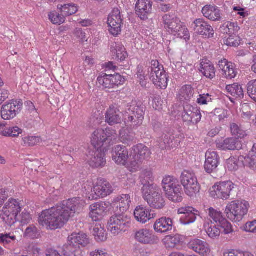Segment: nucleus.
Returning <instances> with one entry per match:
<instances>
[{
    "instance_id": "1",
    "label": "nucleus",
    "mask_w": 256,
    "mask_h": 256,
    "mask_svg": "<svg viewBox=\"0 0 256 256\" xmlns=\"http://www.w3.org/2000/svg\"><path fill=\"white\" fill-rule=\"evenodd\" d=\"M86 203L80 198H74L50 208L43 210L39 214L38 222L47 230L62 227L74 214L82 212Z\"/></svg>"
},
{
    "instance_id": "2",
    "label": "nucleus",
    "mask_w": 256,
    "mask_h": 256,
    "mask_svg": "<svg viewBox=\"0 0 256 256\" xmlns=\"http://www.w3.org/2000/svg\"><path fill=\"white\" fill-rule=\"evenodd\" d=\"M22 211L20 202L14 198H10L4 204L0 216L6 224L12 226L17 222L22 224H28L32 220V216L29 212L24 210L20 214V218L18 215Z\"/></svg>"
},
{
    "instance_id": "3",
    "label": "nucleus",
    "mask_w": 256,
    "mask_h": 256,
    "mask_svg": "<svg viewBox=\"0 0 256 256\" xmlns=\"http://www.w3.org/2000/svg\"><path fill=\"white\" fill-rule=\"evenodd\" d=\"M68 245L64 250V256H78V252L73 247L85 248L90 244V238L86 234L73 232L68 236ZM45 256H62L58 250L50 248L46 250Z\"/></svg>"
},
{
    "instance_id": "4",
    "label": "nucleus",
    "mask_w": 256,
    "mask_h": 256,
    "mask_svg": "<svg viewBox=\"0 0 256 256\" xmlns=\"http://www.w3.org/2000/svg\"><path fill=\"white\" fill-rule=\"evenodd\" d=\"M144 200L153 209H162L165 205L164 198L158 187L154 184H146L140 189Z\"/></svg>"
},
{
    "instance_id": "5",
    "label": "nucleus",
    "mask_w": 256,
    "mask_h": 256,
    "mask_svg": "<svg viewBox=\"0 0 256 256\" xmlns=\"http://www.w3.org/2000/svg\"><path fill=\"white\" fill-rule=\"evenodd\" d=\"M164 28L170 34L184 39L186 42L190 38V34L186 26L174 15L165 14L163 18Z\"/></svg>"
},
{
    "instance_id": "6",
    "label": "nucleus",
    "mask_w": 256,
    "mask_h": 256,
    "mask_svg": "<svg viewBox=\"0 0 256 256\" xmlns=\"http://www.w3.org/2000/svg\"><path fill=\"white\" fill-rule=\"evenodd\" d=\"M250 204L244 200H238L229 202L225 208L226 218L233 222H241L247 215Z\"/></svg>"
},
{
    "instance_id": "7",
    "label": "nucleus",
    "mask_w": 256,
    "mask_h": 256,
    "mask_svg": "<svg viewBox=\"0 0 256 256\" xmlns=\"http://www.w3.org/2000/svg\"><path fill=\"white\" fill-rule=\"evenodd\" d=\"M84 189L86 192V197L90 200L106 197L112 192L111 184L102 178L98 179L95 184L88 182Z\"/></svg>"
},
{
    "instance_id": "8",
    "label": "nucleus",
    "mask_w": 256,
    "mask_h": 256,
    "mask_svg": "<svg viewBox=\"0 0 256 256\" xmlns=\"http://www.w3.org/2000/svg\"><path fill=\"white\" fill-rule=\"evenodd\" d=\"M162 186L168 198L174 202H180L182 200V194L178 180L174 176H165L162 180Z\"/></svg>"
},
{
    "instance_id": "9",
    "label": "nucleus",
    "mask_w": 256,
    "mask_h": 256,
    "mask_svg": "<svg viewBox=\"0 0 256 256\" xmlns=\"http://www.w3.org/2000/svg\"><path fill=\"white\" fill-rule=\"evenodd\" d=\"M150 79L154 84L160 89H166L168 78L164 66L158 60H152L148 68Z\"/></svg>"
},
{
    "instance_id": "10",
    "label": "nucleus",
    "mask_w": 256,
    "mask_h": 256,
    "mask_svg": "<svg viewBox=\"0 0 256 256\" xmlns=\"http://www.w3.org/2000/svg\"><path fill=\"white\" fill-rule=\"evenodd\" d=\"M236 186L232 182L225 181L216 183L209 190L210 196L215 199L228 200L236 192Z\"/></svg>"
},
{
    "instance_id": "11",
    "label": "nucleus",
    "mask_w": 256,
    "mask_h": 256,
    "mask_svg": "<svg viewBox=\"0 0 256 256\" xmlns=\"http://www.w3.org/2000/svg\"><path fill=\"white\" fill-rule=\"evenodd\" d=\"M116 132L110 128L95 130L90 137V142L94 148L99 149L106 142H110L116 138Z\"/></svg>"
},
{
    "instance_id": "12",
    "label": "nucleus",
    "mask_w": 256,
    "mask_h": 256,
    "mask_svg": "<svg viewBox=\"0 0 256 256\" xmlns=\"http://www.w3.org/2000/svg\"><path fill=\"white\" fill-rule=\"evenodd\" d=\"M180 182L184 192L190 196H194L199 192L200 186L194 172L184 170L181 174Z\"/></svg>"
},
{
    "instance_id": "13",
    "label": "nucleus",
    "mask_w": 256,
    "mask_h": 256,
    "mask_svg": "<svg viewBox=\"0 0 256 256\" xmlns=\"http://www.w3.org/2000/svg\"><path fill=\"white\" fill-rule=\"evenodd\" d=\"M107 24L108 30L110 34L117 37L121 34L123 24V18L120 10L114 8L108 16Z\"/></svg>"
},
{
    "instance_id": "14",
    "label": "nucleus",
    "mask_w": 256,
    "mask_h": 256,
    "mask_svg": "<svg viewBox=\"0 0 256 256\" xmlns=\"http://www.w3.org/2000/svg\"><path fill=\"white\" fill-rule=\"evenodd\" d=\"M98 84L104 89L116 88L123 85L126 82L124 76L119 74H104L97 78Z\"/></svg>"
},
{
    "instance_id": "15",
    "label": "nucleus",
    "mask_w": 256,
    "mask_h": 256,
    "mask_svg": "<svg viewBox=\"0 0 256 256\" xmlns=\"http://www.w3.org/2000/svg\"><path fill=\"white\" fill-rule=\"evenodd\" d=\"M178 214L180 215V222L183 225L194 224L200 213L199 210L192 206H184L178 209Z\"/></svg>"
},
{
    "instance_id": "16",
    "label": "nucleus",
    "mask_w": 256,
    "mask_h": 256,
    "mask_svg": "<svg viewBox=\"0 0 256 256\" xmlns=\"http://www.w3.org/2000/svg\"><path fill=\"white\" fill-rule=\"evenodd\" d=\"M23 106L22 102L12 100L6 103L1 108L0 114L4 120L14 118L21 111Z\"/></svg>"
},
{
    "instance_id": "17",
    "label": "nucleus",
    "mask_w": 256,
    "mask_h": 256,
    "mask_svg": "<svg viewBox=\"0 0 256 256\" xmlns=\"http://www.w3.org/2000/svg\"><path fill=\"white\" fill-rule=\"evenodd\" d=\"M130 223L122 215H114L112 216L108 223V229L112 234L117 235L125 232L130 226Z\"/></svg>"
},
{
    "instance_id": "18",
    "label": "nucleus",
    "mask_w": 256,
    "mask_h": 256,
    "mask_svg": "<svg viewBox=\"0 0 256 256\" xmlns=\"http://www.w3.org/2000/svg\"><path fill=\"white\" fill-rule=\"evenodd\" d=\"M134 240L141 244L154 245L158 244L159 238L148 228H142L134 232Z\"/></svg>"
},
{
    "instance_id": "19",
    "label": "nucleus",
    "mask_w": 256,
    "mask_h": 256,
    "mask_svg": "<svg viewBox=\"0 0 256 256\" xmlns=\"http://www.w3.org/2000/svg\"><path fill=\"white\" fill-rule=\"evenodd\" d=\"M109 204L104 202H94L89 207L88 216L94 222L102 220L108 210Z\"/></svg>"
},
{
    "instance_id": "20",
    "label": "nucleus",
    "mask_w": 256,
    "mask_h": 256,
    "mask_svg": "<svg viewBox=\"0 0 256 256\" xmlns=\"http://www.w3.org/2000/svg\"><path fill=\"white\" fill-rule=\"evenodd\" d=\"M144 108L142 105L134 104L130 106L127 113L128 115H134L136 118L134 120L132 116H128V119H126L128 122L130 123L132 126L138 127L142 124L144 115Z\"/></svg>"
},
{
    "instance_id": "21",
    "label": "nucleus",
    "mask_w": 256,
    "mask_h": 256,
    "mask_svg": "<svg viewBox=\"0 0 256 256\" xmlns=\"http://www.w3.org/2000/svg\"><path fill=\"white\" fill-rule=\"evenodd\" d=\"M194 30L195 32L200 36L206 38H213L214 32L213 28L208 22L202 18H196L192 24Z\"/></svg>"
},
{
    "instance_id": "22",
    "label": "nucleus",
    "mask_w": 256,
    "mask_h": 256,
    "mask_svg": "<svg viewBox=\"0 0 256 256\" xmlns=\"http://www.w3.org/2000/svg\"><path fill=\"white\" fill-rule=\"evenodd\" d=\"M134 216L136 222L142 224H145L156 218V214L150 208L140 205L136 207Z\"/></svg>"
},
{
    "instance_id": "23",
    "label": "nucleus",
    "mask_w": 256,
    "mask_h": 256,
    "mask_svg": "<svg viewBox=\"0 0 256 256\" xmlns=\"http://www.w3.org/2000/svg\"><path fill=\"white\" fill-rule=\"evenodd\" d=\"M87 157L88 162L92 168H102L106 164V154L100 148L90 150Z\"/></svg>"
},
{
    "instance_id": "24",
    "label": "nucleus",
    "mask_w": 256,
    "mask_h": 256,
    "mask_svg": "<svg viewBox=\"0 0 256 256\" xmlns=\"http://www.w3.org/2000/svg\"><path fill=\"white\" fill-rule=\"evenodd\" d=\"M188 248L201 256H210L212 250L208 242L198 238H194L190 240Z\"/></svg>"
},
{
    "instance_id": "25",
    "label": "nucleus",
    "mask_w": 256,
    "mask_h": 256,
    "mask_svg": "<svg viewBox=\"0 0 256 256\" xmlns=\"http://www.w3.org/2000/svg\"><path fill=\"white\" fill-rule=\"evenodd\" d=\"M201 118L200 112L197 107L190 104L184 106V110L182 114L184 122L188 124H196L200 121Z\"/></svg>"
},
{
    "instance_id": "26",
    "label": "nucleus",
    "mask_w": 256,
    "mask_h": 256,
    "mask_svg": "<svg viewBox=\"0 0 256 256\" xmlns=\"http://www.w3.org/2000/svg\"><path fill=\"white\" fill-rule=\"evenodd\" d=\"M112 158L115 163L119 166H124L129 158V152L128 148L123 145H117L112 150Z\"/></svg>"
},
{
    "instance_id": "27",
    "label": "nucleus",
    "mask_w": 256,
    "mask_h": 256,
    "mask_svg": "<svg viewBox=\"0 0 256 256\" xmlns=\"http://www.w3.org/2000/svg\"><path fill=\"white\" fill-rule=\"evenodd\" d=\"M204 168L208 174H212L216 171L220 164V156L214 151L208 150L205 154Z\"/></svg>"
},
{
    "instance_id": "28",
    "label": "nucleus",
    "mask_w": 256,
    "mask_h": 256,
    "mask_svg": "<svg viewBox=\"0 0 256 256\" xmlns=\"http://www.w3.org/2000/svg\"><path fill=\"white\" fill-rule=\"evenodd\" d=\"M202 12L206 18L211 21L218 22L222 19V11L215 5H206L202 8Z\"/></svg>"
},
{
    "instance_id": "29",
    "label": "nucleus",
    "mask_w": 256,
    "mask_h": 256,
    "mask_svg": "<svg viewBox=\"0 0 256 256\" xmlns=\"http://www.w3.org/2000/svg\"><path fill=\"white\" fill-rule=\"evenodd\" d=\"M122 118L120 112L117 107L114 105L110 106L105 114V122L110 126L120 124Z\"/></svg>"
},
{
    "instance_id": "30",
    "label": "nucleus",
    "mask_w": 256,
    "mask_h": 256,
    "mask_svg": "<svg viewBox=\"0 0 256 256\" xmlns=\"http://www.w3.org/2000/svg\"><path fill=\"white\" fill-rule=\"evenodd\" d=\"M110 54L112 59L122 62L128 57V54L124 46L120 42H113L110 46Z\"/></svg>"
},
{
    "instance_id": "31",
    "label": "nucleus",
    "mask_w": 256,
    "mask_h": 256,
    "mask_svg": "<svg viewBox=\"0 0 256 256\" xmlns=\"http://www.w3.org/2000/svg\"><path fill=\"white\" fill-rule=\"evenodd\" d=\"M218 68L222 72V74L228 79L234 78L237 74V70L234 64L228 62L226 58L219 60Z\"/></svg>"
},
{
    "instance_id": "32",
    "label": "nucleus",
    "mask_w": 256,
    "mask_h": 256,
    "mask_svg": "<svg viewBox=\"0 0 256 256\" xmlns=\"http://www.w3.org/2000/svg\"><path fill=\"white\" fill-rule=\"evenodd\" d=\"M151 154V151L148 147L139 144L132 147L130 156H134L144 162L150 158Z\"/></svg>"
},
{
    "instance_id": "33",
    "label": "nucleus",
    "mask_w": 256,
    "mask_h": 256,
    "mask_svg": "<svg viewBox=\"0 0 256 256\" xmlns=\"http://www.w3.org/2000/svg\"><path fill=\"white\" fill-rule=\"evenodd\" d=\"M172 225L173 222L170 218L164 216L156 220L154 229L157 233L163 234L171 230Z\"/></svg>"
},
{
    "instance_id": "34",
    "label": "nucleus",
    "mask_w": 256,
    "mask_h": 256,
    "mask_svg": "<svg viewBox=\"0 0 256 256\" xmlns=\"http://www.w3.org/2000/svg\"><path fill=\"white\" fill-rule=\"evenodd\" d=\"M132 200L128 194H122L117 196L114 200L117 208L122 213H124L130 209Z\"/></svg>"
},
{
    "instance_id": "35",
    "label": "nucleus",
    "mask_w": 256,
    "mask_h": 256,
    "mask_svg": "<svg viewBox=\"0 0 256 256\" xmlns=\"http://www.w3.org/2000/svg\"><path fill=\"white\" fill-rule=\"evenodd\" d=\"M217 147L222 150H234L240 148L242 145L236 140L232 138H226L222 142H217Z\"/></svg>"
},
{
    "instance_id": "36",
    "label": "nucleus",
    "mask_w": 256,
    "mask_h": 256,
    "mask_svg": "<svg viewBox=\"0 0 256 256\" xmlns=\"http://www.w3.org/2000/svg\"><path fill=\"white\" fill-rule=\"evenodd\" d=\"M200 70L207 78L212 79L216 76V70L212 63L207 60H202L200 64Z\"/></svg>"
},
{
    "instance_id": "37",
    "label": "nucleus",
    "mask_w": 256,
    "mask_h": 256,
    "mask_svg": "<svg viewBox=\"0 0 256 256\" xmlns=\"http://www.w3.org/2000/svg\"><path fill=\"white\" fill-rule=\"evenodd\" d=\"M78 6L73 2L60 4L57 6V9L63 14L65 18L76 14L78 10Z\"/></svg>"
},
{
    "instance_id": "38",
    "label": "nucleus",
    "mask_w": 256,
    "mask_h": 256,
    "mask_svg": "<svg viewBox=\"0 0 256 256\" xmlns=\"http://www.w3.org/2000/svg\"><path fill=\"white\" fill-rule=\"evenodd\" d=\"M152 7V2L150 0H138L136 5V12L141 18L146 14H149Z\"/></svg>"
},
{
    "instance_id": "39",
    "label": "nucleus",
    "mask_w": 256,
    "mask_h": 256,
    "mask_svg": "<svg viewBox=\"0 0 256 256\" xmlns=\"http://www.w3.org/2000/svg\"><path fill=\"white\" fill-rule=\"evenodd\" d=\"M244 156H232L226 160V167L230 171H236L240 167L244 166Z\"/></svg>"
},
{
    "instance_id": "40",
    "label": "nucleus",
    "mask_w": 256,
    "mask_h": 256,
    "mask_svg": "<svg viewBox=\"0 0 256 256\" xmlns=\"http://www.w3.org/2000/svg\"><path fill=\"white\" fill-rule=\"evenodd\" d=\"M162 242L167 248H174L180 245L182 238L180 235H168L162 240Z\"/></svg>"
},
{
    "instance_id": "41",
    "label": "nucleus",
    "mask_w": 256,
    "mask_h": 256,
    "mask_svg": "<svg viewBox=\"0 0 256 256\" xmlns=\"http://www.w3.org/2000/svg\"><path fill=\"white\" fill-rule=\"evenodd\" d=\"M226 92L236 98H242L244 96V90L240 84H234L227 85L226 88Z\"/></svg>"
},
{
    "instance_id": "42",
    "label": "nucleus",
    "mask_w": 256,
    "mask_h": 256,
    "mask_svg": "<svg viewBox=\"0 0 256 256\" xmlns=\"http://www.w3.org/2000/svg\"><path fill=\"white\" fill-rule=\"evenodd\" d=\"M244 166L256 170V144H254L247 156L244 157Z\"/></svg>"
},
{
    "instance_id": "43",
    "label": "nucleus",
    "mask_w": 256,
    "mask_h": 256,
    "mask_svg": "<svg viewBox=\"0 0 256 256\" xmlns=\"http://www.w3.org/2000/svg\"><path fill=\"white\" fill-rule=\"evenodd\" d=\"M92 234L97 242H104L107 239V233L101 224H96L93 228Z\"/></svg>"
},
{
    "instance_id": "44",
    "label": "nucleus",
    "mask_w": 256,
    "mask_h": 256,
    "mask_svg": "<svg viewBox=\"0 0 256 256\" xmlns=\"http://www.w3.org/2000/svg\"><path fill=\"white\" fill-rule=\"evenodd\" d=\"M130 156L132 157V160L130 162H128V160L126 162V164L124 166L130 172H136L141 168L143 162L134 156Z\"/></svg>"
},
{
    "instance_id": "45",
    "label": "nucleus",
    "mask_w": 256,
    "mask_h": 256,
    "mask_svg": "<svg viewBox=\"0 0 256 256\" xmlns=\"http://www.w3.org/2000/svg\"><path fill=\"white\" fill-rule=\"evenodd\" d=\"M224 33L228 34L229 36L236 34L240 30L236 22H227L224 23L221 27Z\"/></svg>"
},
{
    "instance_id": "46",
    "label": "nucleus",
    "mask_w": 256,
    "mask_h": 256,
    "mask_svg": "<svg viewBox=\"0 0 256 256\" xmlns=\"http://www.w3.org/2000/svg\"><path fill=\"white\" fill-rule=\"evenodd\" d=\"M208 216L210 218L211 222L212 223L213 222V224H217V225L225 219L223 216L222 213L220 211L212 208H210L208 209Z\"/></svg>"
},
{
    "instance_id": "47",
    "label": "nucleus",
    "mask_w": 256,
    "mask_h": 256,
    "mask_svg": "<svg viewBox=\"0 0 256 256\" xmlns=\"http://www.w3.org/2000/svg\"><path fill=\"white\" fill-rule=\"evenodd\" d=\"M48 18L52 24L56 25H60L66 20L62 14H60L55 10L50 12L48 14Z\"/></svg>"
},
{
    "instance_id": "48",
    "label": "nucleus",
    "mask_w": 256,
    "mask_h": 256,
    "mask_svg": "<svg viewBox=\"0 0 256 256\" xmlns=\"http://www.w3.org/2000/svg\"><path fill=\"white\" fill-rule=\"evenodd\" d=\"M194 90L190 85L183 86L178 92L180 98L182 100H188L192 96Z\"/></svg>"
},
{
    "instance_id": "49",
    "label": "nucleus",
    "mask_w": 256,
    "mask_h": 256,
    "mask_svg": "<svg viewBox=\"0 0 256 256\" xmlns=\"http://www.w3.org/2000/svg\"><path fill=\"white\" fill-rule=\"evenodd\" d=\"M154 180V176L152 171L150 169L143 170L140 175V182L142 186L146 184H152L150 182Z\"/></svg>"
},
{
    "instance_id": "50",
    "label": "nucleus",
    "mask_w": 256,
    "mask_h": 256,
    "mask_svg": "<svg viewBox=\"0 0 256 256\" xmlns=\"http://www.w3.org/2000/svg\"><path fill=\"white\" fill-rule=\"evenodd\" d=\"M42 142L40 136H27L22 138V144L24 146H34Z\"/></svg>"
},
{
    "instance_id": "51",
    "label": "nucleus",
    "mask_w": 256,
    "mask_h": 256,
    "mask_svg": "<svg viewBox=\"0 0 256 256\" xmlns=\"http://www.w3.org/2000/svg\"><path fill=\"white\" fill-rule=\"evenodd\" d=\"M134 134L127 130H122L120 132V140L124 144H128L134 141Z\"/></svg>"
},
{
    "instance_id": "52",
    "label": "nucleus",
    "mask_w": 256,
    "mask_h": 256,
    "mask_svg": "<svg viewBox=\"0 0 256 256\" xmlns=\"http://www.w3.org/2000/svg\"><path fill=\"white\" fill-rule=\"evenodd\" d=\"M206 232L208 236L212 239L218 238L222 232L219 226L213 223L208 224V228L206 229Z\"/></svg>"
},
{
    "instance_id": "53",
    "label": "nucleus",
    "mask_w": 256,
    "mask_h": 256,
    "mask_svg": "<svg viewBox=\"0 0 256 256\" xmlns=\"http://www.w3.org/2000/svg\"><path fill=\"white\" fill-rule=\"evenodd\" d=\"M23 130L17 126L4 128L3 136L16 138L22 134Z\"/></svg>"
},
{
    "instance_id": "54",
    "label": "nucleus",
    "mask_w": 256,
    "mask_h": 256,
    "mask_svg": "<svg viewBox=\"0 0 256 256\" xmlns=\"http://www.w3.org/2000/svg\"><path fill=\"white\" fill-rule=\"evenodd\" d=\"M230 128L232 134L235 136L236 139L244 138L246 136V131L242 129L237 124L234 123L230 124Z\"/></svg>"
},
{
    "instance_id": "55",
    "label": "nucleus",
    "mask_w": 256,
    "mask_h": 256,
    "mask_svg": "<svg viewBox=\"0 0 256 256\" xmlns=\"http://www.w3.org/2000/svg\"><path fill=\"white\" fill-rule=\"evenodd\" d=\"M16 240V236L12 233L0 234V244H2L5 248L9 246L10 244Z\"/></svg>"
},
{
    "instance_id": "56",
    "label": "nucleus",
    "mask_w": 256,
    "mask_h": 256,
    "mask_svg": "<svg viewBox=\"0 0 256 256\" xmlns=\"http://www.w3.org/2000/svg\"><path fill=\"white\" fill-rule=\"evenodd\" d=\"M222 230V233L224 234H232L234 232L232 224L230 222L225 218L218 225Z\"/></svg>"
},
{
    "instance_id": "57",
    "label": "nucleus",
    "mask_w": 256,
    "mask_h": 256,
    "mask_svg": "<svg viewBox=\"0 0 256 256\" xmlns=\"http://www.w3.org/2000/svg\"><path fill=\"white\" fill-rule=\"evenodd\" d=\"M39 236L38 228L34 224L28 226L24 232V236L32 239L38 238Z\"/></svg>"
},
{
    "instance_id": "58",
    "label": "nucleus",
    "mask_w": 256,
    "mask_h": 256,
    "mask_svg": "<svg viewBox=\"0 0 256 256\" xmlns=\"http://www.w3.org/2000/svg\"><path fill=\"white\" fill-rule=\"evenodd\" d=\"M240 38L238 35L233 34L226 38L224 40V43L228 46L236 47L240 45Z\"/></svg>"
},
{
    "instance_id": "59",
    "label": "nucleus",
    "mask_w": 256,
    "mask_h": 256,
    "mask_svg": "<svg viewBox=\"0 0 256 256\" xmlns=\"http://www.w3.org/2000/svg\"><path fill=\"white\" fill-rule=\"evenodd\" d=\"M224 256H254V254L248 251L236 250H232L224 253Z\"/></svg>"
},
{
    "instance_id": "60",
    "label": "nucleus",
    "mask_w": 256,
    "mask_h": 256,
    "mask_svg": "<svg viewBox=\"0 0 256 256\" xmlns=\"http://www.w3.org/2000/svg\"><path fill=\"white\" fill-rule=\"evenodd\" d=\"M213 113L218 118L220 121L224 120L230 115V112L228 110L221 108H216L214 110Z\"/></svg>"
},
{
    "instance_id": "61",
    "label": "nucleus",
    "mask_w": 256,
    "mask_h": 256,
    "mask_svg": "<svg viewBox=\"0 0 256 256\" xmlns=\"http://www.w3.org/2000/svg\"><path fill=\"white\" fill-rule=\"evenodd\" d=\"M248 96L256 102V80L250 81L247 88Z\"/></svg>"
},
{
    "instance_id": "62",
    "label": "nucleus",
    "mask_w": 256,
    "mask_h": 256,
    "mask_svg": "<svg viewBox=\"0 0 256 256\" xmlns=\"http://www.w3.org/2000/svg\"><path fill=\"white\" fill-rule=\"evenodd\" d=\"M164 101L160 96H155L152 98V106L157 110H160L162 108Z\"/></svg>"
},
{
    "instance_id": "63",
    "label": "nucleus",
    "mask_w": 256,
    "mask_h": 256,
    "mask_svg": "<svg viewBox=\"0 0 256 256\" xmlns=\"http://www.w3.org/2000/svg\"><path fill=\"white\" fill-rule=\"evenodd\" d=\"M243 230L246 232L256 233V220L248 222L244 226Z\"/></svg>"
},
{
    "instance_id": "64",
    "label": "nucleus",
    "mask_w": 256,
    "mask_h": 256,
    "mask_svg": "<svg viewBox=\"0 0 256 256\" xmlns=\"http://www.w3.org/2000/svg\"><path fill=\"white\" fill-rule=\"evenodd\" d=\"M211 96L208 94H200L197 99V102L200 104H207L208 102H212Z\"/></svg>"
}]
</instances>
